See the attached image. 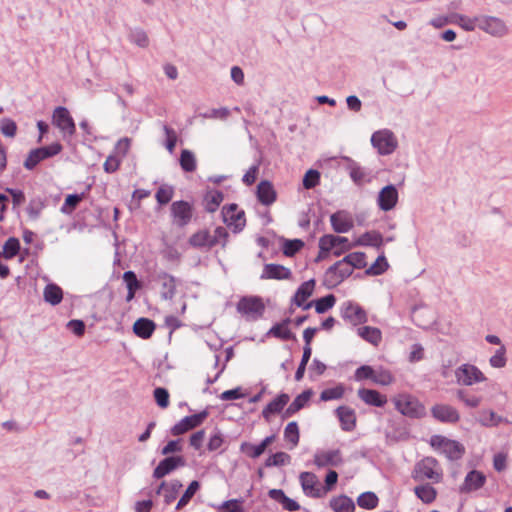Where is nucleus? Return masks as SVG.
I'll return each instance as SVG.
<instances>
[{"label": "nucleus", "instance_id": "nucleus-46", "mask_svg": "<svg viewBox=\"0 0 512 512\" xmlns=\"http://www.w3.org/2000/svg\"><path fill=\"white\" fill-rule=\"evenodd\" d=\"M457 397L460 401H462L467 407L477 408L482 403V397L476 394H473L466 390H459L457 392Z\"/></svg>", "mask_w": 512, "mask_h": 512}, {"label": "nucleus", "instance_id": "nucleus-52", "mask_svg": "<svg viewBox=\"0 0 512 512\" xmlns=\"http://www.w3.org/2000/svg\"><path fill=\"white\" fill-rule=\"evenodd\" d=\"M173 195H174V188L170 185H161L156 194H155V198H156V201L160 204V205H166L168 204L171 199L173 198Z\"/></svg>", "mask_w": 512, "mask_h": 512}, {"label": "nucleus", "instance_id": "nucleus-32", "mask_svg": "<svg viewBox=\"0 0 512 512\" xmlns=\"http://www.w3.org/2000/svg\"><path fill=\"white\" fill-rule=\"evenodd\" d=\"M268 495L271 499L280 503L283 509L289 512H295L300 509V505L298 504V502L286 496L284 491L281 489H271L268 492Z\"/></svg>", "mask_w": 512, "mask_h": 512}, {"label": "nucleus", "instance_id": "nucleus-19", "mask_svg": "<svg viewBox=\"0 0 512 512\" xmlns=\"http://www.w3.org/2000/svg\"><path fill=\"white\" fill-rule=\"evenodd\" d=\"M335 414L343 431L351 432L356 428L357 417L353 408L345 405L339 406L335 410Z\"/></svg>", "mask_w": 512, "mask_h": 512}, {"label": "nucleus", "instance_id": "nucleus-30", "mask_svg": "<svg viewBox=\"0 0 512 512\" xmlns=\"http://www.w3.org/2000/svg\"><path fill=\"white\" fill-rule=\"evenodd\" d=\"M182 484L178 480H173L169 483L163 481L157 489V494H162L164 497L165 504H171L177 497Z\"/></svg>", "mask_w": 512, "mask_h": 512}, {"label": "nucleus", "instance_id": "nucleus-20", "mask_svg": "<svg viewBox=\"0 0 512 512\" xmlns=\"http://www.w3.org/2000/svg\"><path fill=\"white\" fill-rule=\"evenodd\" d=\"M431 413L433 417L440 422L456 423L460 419L457 409L447 404L434 405L431 409Z\"/></svg>", "mask_w": 512, "mask_h": 512}, {"label": "nucleus", "instance_id": "nucleus-53", "mask_svg": "<svg viewBox=\"0 0 512 512\" xmlns=\"http://www.w3.org/2000/svg\"><path fill=\"white\" fill-rule=\"evenodd\" d=\"M394 380V376L389 370L383 368L375 370L373 383L381 386H388L391 385Z\"/></svg>", "mask_w": 512, "mask_h": 512}, {"label": "nucleus", "instance_id": "nucleus-45", "mask_svg": "<svg viewBox=\"0 0 512 512\" xmlns=\"http://www.w3.org/2000/svg\"><path fill=\"white\" fill-rule=\"evenodd\" d=\"M336 303V298L333 294L326 295L317 300H313V306L318 314H322L333 308Z\"/></svg>", "mask_w": 512, "mask_h": 512}, {"label": "nucleus", "instance_id": "nucleus-60", "mask_svg": "<svg viewBox=\"0 0 512 512\" xmlns=\"http://www.w3.org/2000/svg\"><path fill=\"white\" fill-rule=\"evenodd\" d=\"M311 354H312V348L311 347H304L303 348L302 360H301V363L298 366L297 371L295 373V379L297 381H300L303 378L305 370H306V365H307V363H308V361H309V359L311 357Z\"/></svg>", "mask_w": 512, "mask_h": 512}, {"label": "nucleus", "instance_id": "nucleus-50", "mask_svg": "<svg viewBox=\"0 0 512 512\" xmlns=\"http://www.w3.org/2000/svg\"><path fill=\"white\" fill-rule=\"evenodd\" d=\"M345 388L342 384H338L335 387L327 388L323 390L320 394V399L322 401H331L341 399L344 396Z\"/></svg>", "mask_w": 512, "mask_h": 512}, {"label": "nucleus", "instance_id": "nucleus-63", "mask_svg": "<svg viewBox=\"0 0 512 512\" xmlns=\"http://www.w3.org/2000/svg\"><path fill=\"white\" fill-rule=\"evenodd\" d=\"M375 369L369 365H362L356 369L354 378L356 381L371 379L373 381Z\"/></svg>", "mask_w": 512, "mask_h": 512}, {"label": "nucleus", "instance_id": "nucleus-24", "mask_svg": "<svg viewBox=\"0 0 512 512\" xmlns=\"http://www.w3.org/2000/svg\"><path fill=\"white\" fill-rule=\"evenodd\" d=\"M330 222L336 233H346L354 226L352 217L345 211H337L330 216Z\"/></svg>", "mask_w": 512, "mask_h": 512}, {"label": "nucleus", "instance_id": "nucleus-54", "mask_svg": "<svg viewBox=\"0 0 512 512\" xmlns=\"http://www.w3.org/2000/svg\"><path fill=\"white\" fill-rule=\"evenodd\" d=\"M84 199V194H69L61 207V211L66 214L72 213L78 204Z\"/></svg>", "mask_w": 512, "mask_h": 512}, {"label": "nucleus", "instance_id": "nucleus-8", "mask_svg": "<svg viewBox=\"0 0 512 512\" xmlns=\"http://www.w3.org/2000/svg\"><path fill=\"white\" fill-rule=\"evenodd\" d=\"M170 214L174 225L185 227L193 218L194 208L188 201H174L170 206Z\"/></svg>", "mask_w": 512, "mask_h": 512}, {"label": "nucleus", "instance_id": "nucleus-56", "mask_svg": "<svg viewBox=\"0 0 512 512\" xmlns=\"http://www.w3.org/2000/svg\"><path fill=\"white\" fill-rule=\"evenodd\" d=\"M303 246L304 243L299 239L286 240L283 244V254L287 257H292L299 252Z\"/></svg>", "mask_w": 512, "mask_h": 512}, {"label": "nucleus", "instance_id": "nucleus-5", "mask_svg": "<svg viewBox=\"0 0 512 512\" xmlns=\"http://www.w3.org/2000/svg\"><path fill=\"white\" fill-rule=\"evenodd\" d=\"M430 445L450 460L460 459L465 452V448L462 444L441 435L432 436Z\"/></svg>", "mask_w": 512, "mask_h": 512}, {"label": "nucleus", "instance_id": "nucleus-39", "mask_svg": "<svg viewBox=\"0 0 512 512\" xmlns=\"http://www.w3.org/2000/svg\"><path fill=\"white\" fill-rule=\"evenodd\" d=\"M289 323L290 319H285L284 321L273 325L269 330V334L275 338L285 341L294 339L295 336L289 328Z\"/></svg>", "mask_w": 512, "mask_h": 512}, {"label": "nucleus", "instance_id": "nucleus-27", "mask_svg": "<svg viewBox=\"0 0 512 512\" xmlns=\"http://www.w3.org/2000/svg\"><path fill=\"white\" fill-rule=\"evenodd\" d=\"M357 395L365 404L370 406L383 407L387 403V397L374 389L361 388Z\"/></svg>", "mask_w": 512, "mask_h": 512}, {"label": "nucleus", "instance_id": "nucleus-28", "mask_svg": "<svg viewBox=\"0 0 512 512\" xmlns=\"http://www.w3.org/2000/svg\"><path fill=\"white\" fill-rule=\"evenodd\" d=\"M486 482V476L477 470L470 471L463 482L461 490L463 492H472L480 489Z\"/></svg>", "mask_w": 512, "mask_h": 512}, {"label": "nucleus", "instance_id": "nucleus-43", "mask_svg": "<svg viewBox=\"0 0 512 512\" xmlns=\"http://www.w3.org/2000/svg\"><path fill=\"white\" fill-rule=\"evenodd\" d=\"M179 161L181 168L185 172H194L197 168L196 157L190 150H182Z\"/></svg>", "mask_w": 512, "mask_h": 512}, {"label": "nucleus", "instance_id": "nucleus-10", "mask_svg": "<svg viewBox=\"0 0 512 512\" xmlns=\"http://www.w3.org/2000/svg\"><path fill=\"white\" fill-rule=\"evenodd\" d=\"M455 377L459 384L471 386L487 380L484 373L475 365L463 364L455 371Z\"/></svg>", "mask_w": 512, "mask_h": 512}, {"label": "nucleus", "instance_id": "nucleus-23", "mask_svg": "<svg viewBox=\"0 0 512 512\" xmlns=\"http://www.w3.org/2000/svg\"><path fill=\"white\" fill-rule=\"evenodd\" d=\"M182 456L167 457L160 461L158 466L154 469L153 477L160 479L175 470L177 467L184 465Z\"/></svg>", "mask_w": 512, "mask_h": 512}, {"label": "nucleus", "instance_id": "nucleus-61", "mask_svg": "<svg viewBox=\"0 0 512 512\" xmlns=\"http://www.w3.org/2000/svg\"><path fill=\"white\" fill-rule=\"evenodd\" d=\"M206 201V210L214 212L223 201V194L219 191L212 192L207 196Z\"/></svg>", "mask_w": 512, "mask_h": 512}, {"label": "nucleus", "instance_id": "nucleus-51", "mask_svg": "<svg viewBox=\"0 0 512 512\" xmlns=\"http://www.w3.org/2000/svg\"><path fill=\"white\" fill-rule=\"evenodd\" d=\"M199 487H200V485H199L198 481H192L189 484V486L187 487V489L184 492V494L179 499V501H178V503L176 505V509L180 510L183 507H185L189 503V501L192 499V497L195 495V493L197 492Z\"/></svg>", "mask_w": 512, "mask_h": 512}, {"label": "nucleus", "instance_id": "nucleus-22", "mask_svg": "<svg viewBox=\"0 0 512 512\" xmlns=\"http://www.w3.org/2000/svg\"><path fill=\"white\" fill-rule=\"evenodd\" d=\"M292 272L289 268L280 264H266L264 265L261 279H274V280H290Z\"/></svg>", "mask_w": 512, "mask_h": 512}, {"label": "nucleus", "instance_id": "nucleus-62", "mask_svg": "<svg viewBox=\"0 0 512 512\" xmlns=\"http://www.w3.org/2000/svg\"><path fill=\"white\" fill-rule=\"evenodd\" d=\"M157 405L165 409L169 405V393L165 388L158 387L153 392Z\"/></svg>", "mask_w": 512, "mask_h": 512}, {"label": "nucleus", "instance_id": "nucleus-57", "mask_svg": "<svg viewBox=\"0 0 512 512\" xmlns=\"http://www.w3.org/2000/svg\"><path fill=\"white\" fill-rule=\"evenodd\" d=\"M291 457L285 452H277L267 458L265 464L267 467L283 466L290 462Z\"/></svg>", "mask_w": 512, "mask_h": 512}, {"label": "nucleus", "instance_id": "nucleus-26", "mask_svg": "<svg viewBox=\"0 0 512 512\" xmlns=\"http://www.w3.org/2000/svg\"><path fill=\"white\" fill-rule=\"evenodd\" d=\"M256 195L258 201L265 206L272 205L277 198V193L272 183L267 180H263L257 185Z\"/></svg>", "mask_w": 512, "mask_h": 512}, {"label": "nucleus", "instance_id": "nucleus-6", "mask_svg": "<svg viewBox=\"0 0 512 512\" xmlns=\"http://www.w3.org/2000/svg\"><path fill=\"white\" fill-rule=\"evenodd\" d=\"M52 124L57 127L63 138L72 137L76 133V125L67 108L58 106L52 114Z\"/></svg>", "mask_w": 512, "mask_h": 512}, {"label": "nucleus", "instance_id": "nucleus-44", "mask_svg": "<svg viewBox=\"0 0 512 512\" xmlns=\"http://www.w3.org/2000/svg\"><path fill=\"white\" fill-rule=\"evenodd\" d=\"M284 439L294 448L298 445L300 439L299 427L295 421L289 422L284 429Z\"/></svg>", "mask_w": 512, "mask_h": 512}, {"label": "nucleus", "instance_id": "nucleus-49", "mask_svg": "<svg viewBox=\"0 0 512 512\" xmlns=\"http://www.w3.org/2000/svg\"><path fill=\"white\" fill-rule=\"evenodd\" d=\"M344 258L351 266L353 271L354 269H362L367 265L366 254L364 252H352L346 255Z\"/></svg>", "mask_w": 512, "mask_h": 512}, {"label": "nucleus", "instance_id": "nucleus-7", "mask_svg": "<svg viewBox=\"0 0 512 512\" xmlns=\"http://www.w3.org/2000/svg\"><path fill=\"white\" fill-rule=\"evenodd\" d=\"M223 222L232 229L234 233L241 232L246 226L244 210L239 209L235 203L222 207Z\"/></svg>", "mask_w": 512, "mask_h": 512}, {"label": "nucleus", "instance_id": "nucleus-11", "mask_svg": "<svg viewBox=\"0 0 512 512\" xmlns=\"http://www.w3.org/2000/svg\"><path fill=\"white\" fill-rule=\"evenodd\" d=\"M315 287L316 281L314 279L303 282L291 298V306L294 305L303 310L310 309L313 306V300L309 301V298L313 295Z\"/></svg>", "mask_w": 512, "mask_h": 512}, {"label": "nucleus", "instance_id": "nucleus-35", "mask_svg": "<svg viewBox=\"0 0 512 512\" xmlns=\"http://www.w3.org/2000/svg\"><path fill=\"white\" fill-rule=\"evenodd\" d=\"M383 243L382 235L377 231H368L360 235L355 242H353L354 247L356 246H373L380 247Z\"/></svg>", "mask_w": 512, "mask_h": 512}, {"label": "nucleus", "instance_id": "nucleus-2", "mask_svg": "<svg viewBox=\"0 0 512 512\" xmlns=\"http://www.w3.org/2000/svg\"><path fill=\"white\" fill-rule=\"evenodd\" d=\"M229 233L223 226H218L211 233L208 229H200L194 232L188 239V244L196 249H211L216 245L223 248L228 243Z\"/></svg>", "mask_w": 512, "mask_h": 512}, {"label": "nucleus", "instance_id": "nucleus-31", "mask_svg": "<svg viewBox=\"0 0 512 512\" xmlns=\"http://www.w3.org/2000/svg\"><path fill=\"white\" fill-rule=\"evenodd\" d=\"M63 150V146L60 142L56 141L51 143L50 145L43 146L37 149H34V166L51 157H54L60 154Z\"/></svg>", "mask_w": 512, "mask_h": 512}, {"label": "nucleus", "instance_id": "nucleus-21", "mask_svg": "<svg viewBox=\"0 0 512 512\" xmlns=\"http://www.w3.org/2000/svg\"><path fill=\"white\" fill-rule=\"evenodd\" d=\"M275 439V435L268 436L258 445L252 444L250 442H243L240 445V451L247 457L256 459L265 452L266 448L271 445Z\"/></svg>", "mask_w": 512, "mask_h": 512}, {"label": "nucleus", "instance_id": "nucleus-59", "mask_svg": "<svg viewBox=\"0 0 512 512\" xmlns=\"http://www.w3.org/2000/svg\"><path fill=\"white\" fill-rule=\"evenodd\" d=\"M320 173L317 170H308L303 178V186L305 189H312L319 184Z\"/></svg>", "mask_w": 512, "mask_h": 512}, {"label": "nucleus", "instance_id": "nucleus-3", "mask_svg": "<svg viewBox=\"0 0 512 512\" xmlns=\"http://www.w3.org/2000/svg\"><path fill=\"white\" fill-rule=\"evenodd\" d=\"M353 247V243L349 242L348 238L346 237L332 234L323 235L319 239L320 251L316 260L319 261L325 259L330 252H332L334 256L339 257Z\"/></svg>", "mask_w": 512, "mask_h": 512}, {"label": "nucleus", "instance_id": "nucleus-42", "mask_svg": "<svg viewBox=\"0 0 512 512\" xmlns=\"http://www.w3.org/2000/svg\"><path fill=\"white\" fill-rule=\"evenodd\" d=\"M359 507L367 510L375 509L379 504V498L374 492H364L357 498Z\"/></svg>", "mask_w": 512, "mask_h": 512}, {"label": "nucleus", "instance_id": "nucleus-13", "mask_svg": "<svg viewBox=\"0 0 512 512\" xmlns=\"http://www.w3.org/2000/svg\"><path fill=\"white\" fill-rule=\"evenodd\" d=\"M371 142L382 155L391 154L397 146V141L389 130L375 132L371 137Z\"/></svg>", "mask_w": 512, "mask_h": 512}, {"label": "nucleus", "instance_id": "nucleus-33", "mask_svg": "<svg viewBox=\"0 0 512 512\" xmlns=\"http://www.w3.org/2000/svg\"><path fill=\"white\" fill-rule=\"evenodd\" d=\"M430 482L421 483L414 487V493L424 504L433 503L438 495L437 490Z\"/></svg>", "mask_w": 512, "mask_h": 512}, {"label": "nucleus", "instance_id": "nucleus-47", "mask_svg": "<svg viewBox=\"0 0 512 512\" xmlns=\"http://www.w3.org/2000/svg\"><path fill=\"white\" fill-rule=\"evenodd\" d=\"M389 268V263L386 257L382 254L377 257L374 263L366 270V274L371 276H378L386 272Z\"/></svg>", "mask_w": 512, "mask_h": 512}, {"label": "nucleus", "instance_id": "nucleus-38", "mask_svg": "<svg viewBox=\"0 0 512 512\" xmlns=\"http://www.w3.org/2000/svg\"><path fill=\"white\" fill-rule=\"evenodd\" d=\"M330 507L334 512H354L355 504L351 498L345 495L333 497L330 500Z\"/></svg>", "mask_w": 512, "mask_h": 512}, {"label": "nucleus", "instance_id": "nucleus-34", "mask_svg": "<svg viewBox=\"0 0 512 512\" xmlns=\"http://www.w3.org/2000/svg\"><path fill=\"white\" fill-rule=\"evenodd\" d=\"M449 23L458 25L465 31H474L478 28L479 16L472 18L463 14L453 13L449 16Z\"/></svg>", "mask_w": 512, "mask_h": 512}, {"label": "nucleus", "instance_id": "nucleus-48", "mask_svg": "<svg viewBox=\"0 0 512 512\" xmlns=\"http://www.w3.org/2000/svg\"><path fill=\"white\" fill-rule=\"evenodd\" d=\"M349 173L352 180L358 185L370 181L369 175L365 169L355 163L349 166Z\"/></svg>", "mask_w": 512, "mask_h": 512}, {"label": "nucleus", "instance_id": "nucleus-64", "mask_svg": "<svg viewBox=\"0 0 512 512\" xmlns=\"http://www.w3.org/2000/svg\"><path fill=\"white\" fill-rule=\"evenodd\" d=\"M17 126L16 123L9 119L4 118L0 122V131L6 137H14L16 134Z\"/></svg>", "mask_w": 512, "mask_h": 512}, {"label": "nucleus", "instance_id": "nucleus-36", "mask_svg": "<svg viewBox=\"0 0 512 512\" xmlns=\"http://www.w3.org/2000/svg\"><path fill=\"white\" fill-rule=\"evenodd\" d=\"M155 330V324L152 320L147 318H140L135 321L133 325V331L134 333L142 338V339H148L151 337Z\"/></svg>", "mask_w": 512, "mask_h": 512}, {"label": "nucleus", "instance_id": "nucleus-9", "mask_svg": "<svg viewBox=\"0 0 512 512\" xmlns=\"http://www.w3.org/2000/svg\"><path fill=\"white\" fill-rule=\"evenodd\" d=\"M265 310L261 298L256 296L243 297L237 303V311L248 319L260 318Z\"/></svg>", "mask_w": 512, "mask_h": 512}, {"label": "nucleus", "instance_id": "nucleus-58", "mask_svg": "<svg viewBox=\"0 0 512 512\" xmlns=\"http://www.w3.org/2000/svg\"><path fill=\"white\" fill-rule=\"evenodd\" d=\"M20 249V242L17 238L10 237L3 246V255L5 258L14 257Z\"/></svg>", "mask_w": 512, "mask_h": 512}, {"label": "nucleus", "instance_id": "nucleus-29", "mask_svg": "<svg viewBox=\"0 0 512 512\" xmlns=\"http://www.w3.org/2000/svg\"><path fill=\"white\" fill-rule=\"evenodd\" d=\"M289 400L290 397L286 393L278 395L262 410V416L265 418V420L269 421L272 415L280 413L283 410V408L288 404Z\"/></svg>", "mask_w": 512, "mask_h": 512}, {"label": "nucleus", "instance_id": "nucleus-15", "mask_svg": "<svg viewBox=\"0 0 512 512\" xmlns=\"http://www.w3.org/2000/svg\"><path fill=\"white\" fill-rule=\"evenodd\" d=\"M478 28L495 37H502L507 33L505 23L492 16H479Z\"/></svg>", "mask_w": 512, "mask_h": 512}, {"label": "nucleus", "instance_id": "nucleus-4", "mask_svg": "<svg viewBox=\"0 0 512 512\" xmlns=\"http://www.w3.org/2000/svg\"><path fill=\"white\" fill-rule=\"evenodd\" d=\"M397 411L410 418H422L426 415L425 406L413 395L401 393L393 398Z\"/></svg>", "mask_w": 512, "mask_h": 512}, {"label": "nucleus", "instance_id": "nucleus-14", "mask_svg": "<svg viewBox=\"0 0 512 512\" xmlns=\"http://www.w3.org/2000/svg\"><path fill=\"white\" fill-rule=\"evenodd\" d=\"M207 416H208V413L206 411H202L197 414L186 416L172 427L171 433L174 436L182 435V434L186 433L187 431L194 429V428L198 427L199 425H201L204 422V420L207 418Z\"/></svg>", "mask_w": 512, "mask_h": 512}, {"label": "nucleus", "instance_id": "nucleus-55", "mask_svg": "<svg viewBox=\"0 0 512 512\" xmlns=\"http://www.w3.org/2000/svg\"><path fill=\"white\" fill-rule=\"evenodd\" d=\"M506 348L501 345L495 352V354L489 359V363L494 368H503L506 365Z\"/></svg>", "mask_w": 512, "mask_h": 512}, {"label": "nucleus", "instance_id": "nucleus-1", "mask_svg": "<svg viewBox=\"0 0 512 512\" xmlns=\"http://www.w3.org/2000/svg\"><path fill=\"white\" fill-rule=\"evenodd\" d=\"M443 469L437 459L427 456L415 463L411 478L415 482L439 484L443 481Z\"/></svg>", "mask_w": 512, "mask_h": 512}, {"label": "nucleus", "instance_id": "nucleus-25", "mask_svg": "<svg viewBox=\"0 0 512 512\" xmlns=\"http://www.w3.org/2000/svg\"><path fill=\"white\" fill-rule=\"evenodd\" d=\"M397 200V189L393 185H388L380 191L378 196V205L383 211H389L395 207Z\"/></svg>", "mask_w": 512, "mask_h": 512}, {"label": "nucleus", "instance_id": "nucleus-16", "mask_svg": "<svg viewBox=\"0 0 512 512\" xmlns=\"http://www.w3.org/2000/svg\"><path fill=\"white\" fill-rule=\"evenodd\" d=\"M299 478L305 495L313 498L324 496L323 487L315 474L302 472Z\"/></svg>", "mask_w": 512, "mask_h": 512}, {"label": "nucleus", "instance_id": "nucleus-41", "mask_svg": "<svg viewBox=\"0 0 512 512\" xmlns=\"http://www.w3.org/2000/svg\"><path fill=\"white\" fill-rule=\"evenodd\" d=\"M310 396L311 393L309 391H304L301 394H299L285 410L284 416L291 417L292 415L297 413L307 404V402L310 399Z\"/></svg>", "mask_w": 512, "mask_h": 512}, {"label": "nucleus", "instance_id": "nucleus-17", "mask_svg": "<svg viewBox=\"0 0 512 512\" xmlns=\"http://www.w3.org/2000/svg\"><path fill=\"white\" fill-rule=\"evenodd\" d=\"M343 463L340 450H322L315 454L314 464L319 467H338Z\"/></svg>", "mask_w": 512, "mask_h": 512}, {"label": "nucleus", "instance_id": "nucleus-37", "mask_svg": "<svg viewBox=\"0 0 512 512\" xmlns=\"http://www.w3.org/2000/svg\"><path fill=\"white\" fill-rule=\"evenodd\" d=\"M357 334L366 342L378 346L382 341L380 329L371 326H362L357 329Z\"/></svg>", "mask_w": 512, "mask_h": 512}, {"label": "nucleus", "instance_id": "nucleus-18", "mask_svg": "<svg viewBox=\"0 0 512 512\" xmlns=\"http://www.w3.org/2000/svg\"><path fill=\"white\" fill-rule=\"evenodd\" d=\"M342 317L345 321L354 326L364 324L368 320L366 311L361 306L354 303H348L344 307Z\"/></svg>", "mask_w": 512, "mask_h": 512}, {"label": "nucleus", "instance_id": "nucleus-12", "mask_svg": "<svg viewBox=\"0 0 512 512\" xmlns=\"http://www.w3.org/2000/svg\"><path fill=\"white\" fill-rule=\"evenodd\" d=\"M353 273L345 258L337 261L325 272V279L332 286L339 285Z\"/></svg>", "mask_w": 512, "mask_h": 512}, {"label": "nucleus", "instance_id": "nucleus-40", "mask_svg": "<svg viewBox=\"0 0 512 512\" xmlns=\"http://www.w3.org/2000/svg\"><path fill=\"white\" fill-rule=\"evenodd\" d=\"M43 297L47 303L58 305L63 299V290L58 285L50 283L44 288Z\"/></svg>", "mask_w": 512, "mask_h": 512}]
</instances>
